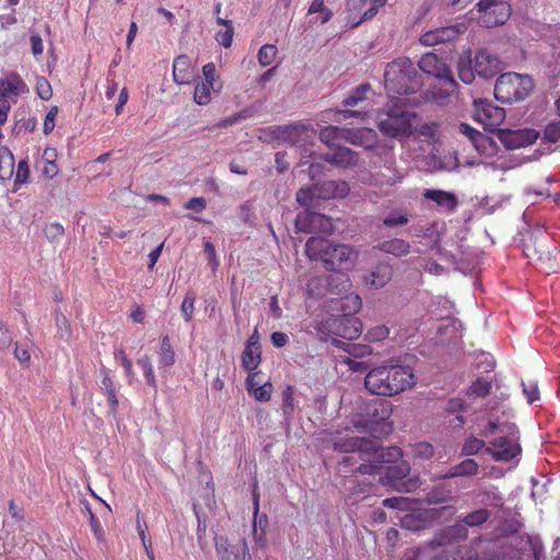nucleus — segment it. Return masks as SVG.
Returning <instances> with one entry per match:
<instances>
[{
	"instance_id": "8fccbe9b",
	"label": "nucleus",
	"mask_w": 560,
	"mask_h": 560,
	"mask_svg": "<svg viewBox=\"0 0 560 560\" xmlns=\"http://www.w3.org/2000/svg\"><path fill=\"white\" fill-rule=\"evenodd\" d=\"M294 389L291 385H288L283 390V413L287 418H290L295 409L294 398H293Z\"/></svg>"
},
{
	"instance_id": "6e6d98bb",
	"label": "nucleus",
	"mask_w": 560,
	"mask_h": 560,
	"mask_svg": "<svg viewBox=\"0 0 560 560\" xmlns=\"http://www.w3.org/2000/svg\"><path fill=\"white\" fill-rule=\"evenodd\" d=\"M389 335V328L385 325H377L368 330V338L371 341H382Z\"/></svg>"
},
{
	"instance_id": "f3484780",
	"label": "nucleus",
	"mask_w": 560,
	"mask_h": 560,
	"mask_svg": "<svg viewBox=\"0 0 560 560\" xmlns=\"http://www.w3.org/2000/svg\"><path fill=\"white\" fill-rule=\"evenodd\" d=\"M383 162L384 163L380 172L375 174L376 184L381 186H394L395 184L401 182L405 175L396 168V162L389 152L385 154Z\"/></svg>"
},
{
	"instance_id": "e2e57ef3",
	"label": "nucleus",
	"mask_w": 560,
	"mask_h": 560,
	"mask_svg": "<svg viewBox=\"0 0 560 560\" xmlns=\"http://www.w3.org/2000/svg\"><path fill=\"white\" fill-rule=\"evenodd\" d=\"M63 234V226L60 223H49L45 228V235L48 240L55 241Z\"/></svg>"
},
{
	"instance_id": "b1692460",
	"label": "nucleus",
	"mask_w": 560,
	"mask_h": 560,
	"mask_svg": "<svg viewBox=\"0 0 560 560\" xmlns=\"http://www.w3.org/2000/svg\"><path fill=\"white\" fill-rule=\"evenodd\" d=\"M393 276L390 266L386 264L377 265L366 277L365 282L374 289L383 288Z\"/></svg>"
},
{
	"instance_id": "3c124183",
	"label": "nucleus",
	"mask_w": 560,
	"mask_h": 560,
	"mask_svg": "<svg viewBox=\"0 0 560 560\" xmlns=\"http://www.w3.org/2000/svg\"><path fill=\"white\" fill-rule=\"evenodd\" d=\"M35 91L37 95L44 101H48L52 96L51 85L44 77H38L36 79Z\"/></svg>"
},
{
	"instance_id": "393cba45",
	"label": "nucleus",
	"mask_w": 560,
	"mask_h": 560,
	"mask_svg": "<svg viewBox=\"0 0 560 560\" xmlns=\"http://www.w3.org/2000/svg\"><path fill=\"white\" fill-rule=\"evenodd\" d=\"M441 542L432 540L427 546L407 549L401 560H434V556L440 552L435 550Z\"/></svg>"
},
{
	"instance_id": "423d86ee",
	"label": "nucleus",
	"mask_w": 560,
	"mask_h": 560,
	"mask_svg": "<svg viewBox=\"0 0 560 560\" xmlns=\"http://www.w3.org/2000/svg\"><path fill=\"white\" fill-rule=\"evenodd\" d=\"M501 70V62L495 55L486 49L479 50L471 59L470 50L459 56L457 61V72L459 79L465 84H470L475 74L488 79L494 77Z\"/></svg>"
},
{
	"instance_id": "13d9d810",
	"label": "nucleus",
	"mask_w": 560,
	"mask_h": 560,
	"mask_svg": "<svg viewBox=\"0 0 560 560\" xmlns=\"http://www.w3.org/2000/svg\"><path fill=\"white\" fill-rule=\"evenodd\" d=\"M234 30L232 24H228V27L224 31H220L215 35L217 42L223 47L228 48L232 45L233 42Z\"/></svg>"
},
{
	"instance_id": "aec40b11",
	"label": "nucleus",
	"mask_w": 560,
	"mask_h": 560,
	"mask_svg": "<svg viewBox=\"0 0 560 560\" xmlns=\"http://www.w3.org/2000/svg\"><path fill=\"white\" fill-rule=\"evenodd\" d=\"M423 197L435 202L445 212H454L458 206V199L454 192L441 189H425Z\"/></svg>"
},
{
	"instance_id": "5fc2aeb1",
	"label": "nucleus",
	"mask_w": 560,
	"mask_h": 560,
	"mask_svg": "<svg viewBox=\"0 0 560 560\" xmlns=\"http://www.w3.org/2000/svg\"><path fill=\"white\" fill-rule=\"evenodd\" d=\"M544 138L549 142H557L560 140V120L551 121L546 126Z\"/></svg>"
},
{
	"instance_id": "f704fd0d",
	"label": "nucleus",
	"mask_w": 560,
	"mask_h": 560,
	"mask_svg": "<svg viewBox=\"0 0 560 560\" xmlns=\"http://www.w3.org/2000/svg\"><path fill=\"white\" fill-rule=\"evenodd\" d=\"M371 92V85L368 83L360 84L353 89L350 94L342 101V106L353 107L368 100V95Z\"/></svg>"
},
{
	"instance_id": "4d7b16f0",
	"label": "nucleus",
	"mask_w": 560,
	"mask_h": 560,
	"mask_svg": "<svg viewBox=\"0 0 560 560\" xmlns=\"http://www.w3.org/2000/svg\"><path fill=\"white\" fill-rule=\"evenodd\" d=\"M271 383L266 382L265 384L255 387V389L252 393L258 401H269L271 398Z\"/></svg>"
},
{
	"instance_id": "9d476101",
	"label": "nucleus",
	"mask_w": 560,
	"mask_h": 560,
	"mask_svg": "<svg viewBox=\"0 0 560 560\" xmlns=\"http://www.w3.org/2000/svg\"><path fill=\"white\" fill-rule=\"evenodd\" d=\"M295 228L304 233L322 232L332 234L335 231L330 218L310 210H304L296 215Z\"/></svg>"
},
{
	"instance_id": "20e7f679",
	"label": "nucleus",
	"mask_w": 560,
	"mask_h": 560,
	"mask_svg": "<svg viewBox=\"0 0 560 560\" xmlns=\"http://www.w3.org/2000/svg\"><path fill=\"white\" fill-rule=\"evenodd\" d=\"M305 253L313 260H322L324 267L332 271L348 269L355 260V253L351 246L335 245L323 237H310L305 244Z\"/></svg>"
},
{
	"instance_id": "f03ea898",
	"label": "nucleus",
	"mask_w": 560,
	"mask_h": 560,
	"mask_svg": "<svg viewBox=\"0 0 560 560\" xmlns=\"http://www.w3.org/2000/svg\"><path fill=\"white\" fill-rule=\"evenodd\" d=\"M416 384L413 371L408 365L388 364L371 369L364 378L365 388L377 396H394Z\"/></svg>"
},
{
	"instance_id": "4c0bfd02",
	"label": "nucleus",
	"mask_w": 560,
	"mask_h": 560,
	"mask_svg": "<svg viewBox=\"0 0 560 560\" xmlns=\"http://www.w3.org/2000/svg\"><path fill=\"white\" fill-rule=\"evenodd\" d=\"M458 132L467 137L478 151L481 150L483 143L488 140L485 135L465 122L459 124Z\"/></svg>"
},
{
	"instance_id": "bb28decb",
	"label": "nucleus",
	"mask_w": 560,
	"mask_h": 560,
	"mask_svg": "<svg viewBox=\"0 0 560 560\" xmlns=\"http://www.w3.org/2000/svg\"><path fill=\"white\" fill-rule=\"evenodd\" d=\"M375 248L385 254H390L395 257H401L409 254L410 244L401 238H392L378 243Z\"/></svg>"
},
{
	"instance_id": "c756f323",
	"label": "nucleus",
	"mask_w": 560,
	"mask_h": 560,
	"mask_svg": "<svg viewBox=\"0 0 560 560\" xmlns=\"http://www.w3.org/2000/svg\"><path fill=\"white\" fill-rule=\"evenodd\" d=\"M479 465L475 459H465L459 464L451 467L443 478L467 477L478 474Z\"/></svg>"
},
{
	"instance_id": "a878e982",
	"label": "nucleus",
	"mask_w": 560,
	"mask_h": 560,
	"mask_svg": "<svg viewBox=\"0 0 560 560\" xmlns=\"http://www.w3.org/2000/svg\"><path fill=\"white\" fill-rule=\"evenodd\" d=\"M100 373L102 375L101 388L105 395L108 397L109 404V413L115 416L118 408V398L116 396V390L114 388V382L109 376V372L105 366L100 369Z\"/></svg>"
},
{
	"instance_id": "2eb2a0df",
	"label": "nucleus",
	"mask_w": 560,
	"mask_h": 560,
	"mask_svg": "<svg viewBox=\"0 0 560 560\" xmlns=\"http://www.w3.org/2000/svg\"><path fill=\"white\" fill-rule=\"evenodd\" d=\"M214 546L220 560H250L245 539L240 545H231L225 536H215Z\"/></svg>"
},
{
	"instance_id": "6e6552de",
	"label": "nucleus",
	"mask_w": 560,
	"mask_h": 560,
	"mask_svg": "<svg viewBox=\"0 0 560 560\" xmlns=\"http://www.w3.org/2000/svg\"><path fill=\"white\" fill-rule=\"evenodd\" d=\"M413 114L394 106L387 110H382L376 116L380 131L390 138L409 132Z\"/></svg>"
},
{
	"instance_id": "5701e85b",
	"label": "nucleus",
	"mask_w": 560,
	"mask_h": 560,
	"mask_svg": "<svg viewBox=\"0 0 560 560\" xmlns=\"http://www.w3.org/2000/svg\"><path fill=\"white\" fill-rule=\"evenodd\" d=\"M173 78L177 84H187L192 78L190 60L187 56L180 55L173 62Z\"/></svg>"
},
{
	"instance_id": "7ed1b4c3",
	"label": "nucleus",
	"mask_w": 560,
	"mask_h": 560,
	"mask_svg": "<svg viewBox=\"0 0 560 560\" xmlns=\"http://www.w3.org/2000/svg\"><path fill=\"white\" fill-rule=\"evenodd\" d=\"M480 432L485 438L495 435L486 447V453L494 460L509 462L520 455L518 430L514 423L498 419L490 420Z\"/></svg>"
},
{
	"instance_id": "7c9ffc66",
	"label": "nucleus",
	"mask_w": 560,
	"mask_h": 560,
	"mask_svg": "<svg viewBox=\"0 0 560 560\" xmlns=\"http://www.w3.org/2000/svg\"><path fill=\"white\" fill-rule=\"evenodd\" d=\"M410 221V213L407 209L395 208L392 209L387 215L383 219V224L389 229H396L405 226Z\"/></svg>"
},
{
	"instance_id": "c85d7f7f",
	"label": "nucleus",
	"mask_w": 560,
	"mask_h": 560,
	"mask_svg": "<svg viewBox=\"0 0 560 560\" xmlns=\"http://www.w3.org/2000/svg\"><path fill=\"white\" fill-rule=\"evenodd\" d=\"M323 198H345L349 191V184L345 180H328L320 186Z\"/></svg>"
},
{
	"instance_id": "052dcab7",
	"label": "nucleus",
	"mask_w": 560,
	"mask_h": 560,
	"mask_svg": "<svg viewBox=\"0 0 560 560\" xmlns=\"http://www.w3.org/2000/svg\"><path fill=\"white\" fill-rule=\"evenodd\" d=\"M28 176H30V168H28L27 162L24 160L20 161L18 164V168H16L14 184L18 185V184L26 183L28 179Z\"/></svg>"
},
{
	"instance_id": "473e14b6",
	"label": "nucleus",
	"mask_w": 560,
	"mask_h": 560,
	"mask_svg": "<svg viewBox=\"0 0 560 560\" xmlns=\"http://www.w3.org/2000/svg\"><path fill=\"white\" fill-rule=\"evenodd\" d=\"M323 198L322 189L318 185H314L311 187H302L296 192V201L308 210L314 206V199Z\"/></svg>"
},
{
	"instance_id": "ea45409f",
	"label": "nucleus",
	"mask_w": 560,
	"mask_h": 560,
	"mask_svg": "<svg viewBox=\"0 0 560 560\" xmlns=\"http://www.w3.org/2000/svg\"><path fill=\"white\" fill-rule=\"evenodd\" d=\"M213 84L205 81L198 82L195 88L194 100L199 105H207L211 101Z\"/></svg>"
},
{
	"instance_id": "6ab92c4d",
	"label": "nucleus",
	"mask_w": 560,
	"mask_h": 560,
	"mask_svg": "<svg viewBox=\"0 0 560 560\" xmlns=\"http://www.w3.org/2000/svg\"><path fill=\"white\" fill-rule=\"evenodd\" d=\"M323 159L332 165L343 168L353 167L359 162L357 152L341 145H337L334 152L323 155Z\"/></svg>"
},
{
	"instance_id": "c9c22d12",
	"label": "nucleus",
	"mask_w": 560,
	"mask_h": 560,
	"mask_svg": "<svg viewBox=\"0 0 560 560\" xmlns=\"http://www.w3.org/2000/svg\"><path fill=\"white\" fill-rule=\"evenodd\" d=\"M175 363V352L168 336H164L159 351L160 368H171Z\"/></svg>"
},
{
	"instance_id": "603ef678",
	"label": "nucleus",
	"mask_w": 560,
	"mask_h": 560,
	"mask_svg": "<svg viewBox=\"0 0 560 560\" xmlns=\"http://www.w3.org/2000/svg\"><path fill=\"white\" fill-rule=\"evenodd\" d=\"M523 394L525 395L528 404H533L539 399V390L538 385L534 381H528L527 383H522Z\"/></svg>"
},
{
	"instance_id": "dca6fc26",
	"label": "nucleus",
	"mask_w": 560,
	"mask_h": 560,
	"mask_svg": "<svg viewBox=\"0 0 560 560\" xmlns=\"http://www.w3.org/2000/svg\"><path fill=\"white\" fill-rule=\"evenodd\" d=\"M538 133L533 129L500 130L499 140L509 150H515L533 144Z\"/></svg>"
},
{
	"instance_id": "412c9836",
	"label": "nucleus",
	"mask_w": 560,
	"mask_h": 560,
	"mask_svg": "<svg viewBox=\"0 0 560 560\" xmlns=\"http://www.w3.org/2000/svg\"><path fill=\"white\" fill-rule=\"evenodd\" d=\"M459 33L460 31L457 26L439 27L424 33L420 37V43L424 46H434L455 39Z\"/></svg>"
},
{
	"instance_id": "79ce46f5",
	"label": "nucleus",
	"mask_w": 560,
	"mask_h": 560,
	"mask_svg": "<svg viewBox=\"0 0 560 560\" xmlns=\"http://www.w3.org/2000/svg\"><path fill=\"white\" fill-rule=\"evenodd\" d=\"M258 509H259V504H258V500L256 499L255 502H254L253 533H254L255 540L258 544L262 545L265 542V529L261 528V533L259 534L258 529H257V525L259 524V526L261 527L262 524L267 525L268 521H267V516L266 515L260 516L259 520L257 521Z\"/></svg>"
},
{
	"instance_id": "ddd939ff",
	"label": "nucleus",
	"mask_w": 560,
	"mask_h": 560,
	"mask_svg": "<svg viewBox=\"0 0 560 560\" xmlns=\"http://www.w3.org/2000/svg\"><path fill=\"white\" fill-rule=\"evenodd\" d=\"M418 65L424 73L443 81L452 88L456 85L451 70L436 55L431 52L423 55Z\"/></svg>"
},
{
	"instance_id": "0e129e2a",
	"label": "nucleus",
	"mask_w": 560,
	"mask_h": 560,
	"mask_svg": "<svg viewBox=\"0 0 560 560\" xmlns=\"http://www.w3.org/2000/svg\"><path fill=\"white\" fill-rule=\"evenodd\" d=\"M12 343V336L7 325L0 320V350L8 349Z\"/></svg>"
},
{
	"instance_id": "680f3d73",
	"label": "nucleus",
	"mask_w": 560,
	"mask_h": 560,
	"mask_svg": "<svg viewBox=\"0 0 560 560\" xmlns=\"http://www.w3.org/2000/svg\"><path fill=\"white\" fill-rule=\"evenodd\" d=\"M56 325L58 327V334L62 339L70 338L71 331L67 318L62 314L56 315Z\"/></svg>"
},
{
	"instance_id": "a18cd8bd",
	"label": "nucleus",
	"mask_w": 560,
	"mask_h": 560,
	"mask_svg": "<svg viewBox=\"0 0 560 560\" xmlns=\"http://www.w3.org/2000/svg\"><path fill=\"white\" fill-rule=\"evenodd\" d=\"M195 294L192 292H187L184 296V300L180 305V313L185 322H190L195 312Z\"/></svg>"
},
{
	"instance_id": "f257e3e1",
	"label": "nucleus",
	"mask_w": 560,
	"mask_h": 560,
	"mask_svg": "<svg viewBox=\"0 0 560 560\" xmlns=\"http://www.w3.org/2000/svg\"><path fill=\"white\" fill-rule=\"evenodd\" d=\"M334 450L350 453L339 462V470L348 472V467L355 468L362 475H375L382 469V464L401 457V450L397 446L382 448L378 443L357 436L339 438L334 442Z\"/></svg>"
},
{
	"instance_id": "338daca9",
	"label": "nucleus",
	"mask_w": 560,
	"mask_h": 560,
	"mask_svg": "<svg viewBox=\"0 0 560 560\" xmlns=\"http://www.w3.org/2000/svg\"><path fill=\"white\" fill-rule=\"evenodd\" d=\"M205 254L207 255L209 265L213 270H215L219 266V260L217 258L214 245L209 241L205 243Z\"/></svg>"
},
{
	"instance_id": "9b49d317",
	"label": "nucleus",
	"mask_w": 560,
	"mask_h": 560,
	"mask_svg": "<svg viewBox=\"0 0 560 560\" xmlns=\"http://www.w3.org/2000/svg\"><path fill=\"white\" fill-rule=\"evenodd\" d=\"M475 119L489 131H494L504 121L505 112L487 100H475Z\"/></svg>"
},
{
	"instance_id": "bf43d9fd",
	"label": "nucleus",
	"mask_w": 560,
	"mask_h": 560,
	"mask_svg": "<svg viewBox=\"0 0 560 560\" xmlns=\"http://www.w3.org/2000/svg\"><path fill=\"white\" fill-rule=\"evenodd\" d=\"M522 527L521 522L515 518L506 520L500 527V533L504 536L517 534Z\"/></svg>"
},
{
	"instance_id": "f8f14e48",
	"label": "nucleus",
	"mask_w": 560,
	"mask_h": 560,
	"mask_svg": "<svg viewBox=\"0 0 560 560\" xmlns=\"http://www.w3.org/2000/svg\"><path fill=\"white\" fill-rule=\"evenodd\" d=\"M410 466L408 463L388 466L386 468L385 478L387 485L395 487L398 491L411 492L419 488L420 481L416 478H408Z\"/></svg>"
},
{
	"instance_id": "c03bdc74",
	"label": "nucleus",
	"mask_w": 560,
	"mask_h": 560,
	"mask_svg": "<svg viewBox=\"0 0 560 560\" xmlns=\"http://www.w3.org/2000/svg\"><path fill=\"white\" fill-rule=\"evenodd\" d=\"M410 448L411 455L419 459H430L434 454L433 446L428 442H418L410 445Z\"/></svg>"
},
{
	"instance_id": "4468645a",
	"label": "nucleus",
	"mask_w": 560,
	"mask_h": 560,
	"mask_svg": "<svg viewBox=\"0 0 560 560\" xmlns=\"http://www.w3.org/2000/svg\"><path fill=\"white\" fill-rule=\"evenodd\" d=\"M330 327L336 338L340 337L347 340L358 339L363 331L361 320L350 314L334 318Z\"/></svg>"
},
{
	"instance_id": "0eeeda50",
	"label": "nucleus",
	"mask_w": 560,
	"mask_h": 560,
	"mask_svg": "<svg viewBox=\"0 0 560 560\" xmlns=\"http://www.w3.org/2000/svg\"><path fill=\"white\" fill-rule=\"evenodd\" d=\"M534 88L530 77L509 72L501 74L494 85L497 101L504 104L523 101Z\"/></svg>"
},
{
	"instance_id": "2f4dec72",
	"label": "nucleus",
	"mask_w": 560,
	"mask_h": 560,
	"mask_svg": "<svg viewBox=\"0 0 560 560\" xmlns=\"http://www.w3.org/2000/svg\"><path fill=\"white\" fill-rule=\"evenodd\" d=\"M346 128L337 126H327L319 131V140L326 145L334 148L339 145L338 142L345 141Z\"/></svg>"
},
{
	"instance_id": "37998d69",
	"label": "nucleus",
	"mask_w": 560,
	"mask_h": 560,
	"mask_svg": "<svg viewBox=\"0 0 560 560\" xmlns=\"http://www.w3.org/2000/svg\"><path fill=\"white\" fill-rule=\"evenodd\" d=\"M137 530H138V535L141 539V542H142V546L144 548L147 556L149 557L150 560H154L152 542H151L150 537L147 534L148 526L145 523H141L139 517L137 518Z\"/></svg>"
},
{
	"instance_id": "774afa93",
	"label": "nucleus",
	"mask_w": 560,
	"mask_h": 560,
	"mask_svg": "<svg viewBox=\"0 0 560 560\" xmlns=\"http://www.w3.org/2000/svg\"><path fill=\"white\" fill-rule=\"evenodd\" d=\"M383 505L389 509L404 510L407 505V499L401 497H393L383 500Z\"/></svg>"
},
{
	"instance_id": "58836bf2",
	"label": "nucleus",
	"mask_w": 560,
	"mask_h": 560,
	"mask_svg": "<svg viewBox=\"0 0 560 560\" xmlns=\"http://www.w3.org/2000/svg\"><path fill=\"white\" fill-rule=\"evenodd\" d=\"M490 517V512L487 509L475 510L465 515L460 522L469 527H477L486 523Z\"/></svg>"
},
{
	"instance_id": "cd10ccee",
	"label": "nucleus",
	"mask_w": 560,
	"mask_h": 560,
	"mask_svg": "<svg viewBox=\"0 0 560 560\" xmlns=\"http://www.w3.org/2000/svg\"><path fill=\"white\" fill-rule=\"evenodd\" d=\"M460 560H502L500 555L489 546H474L466 549Z\"/></svg>"
},
{
	"instance_id": "49530a36",
	"label": "nucleus",
	"mask_w": 560,
	"mask_h": 560,
	"mask_svg": "<svg viewBox=\"0 0 560 560\" xmlns=\"http://www.w3.org/2000/svg\"><path fill=\"white\" fill-rule=\"evenodd\" d=\"M277 55V47L275 45L266 44L260 47L257 58L262 67L271 65Z\"/></svg>"
},
{
	"instance_id": "a211bd4d",
	"label": "nucleus",
	"mask_w": 560,
	"mask_h": 560,
	"mask_svg": "<svg viewBox=\"0 0 560 560\" xmlns=\"http://www.w3.org/2000/svg\"><path fill=\"white\" fill-rule=\"evenodd\" d=\"M345 142H349L364 149H372L376 142L377 135L373 129L369 128H346Z\"/></svg>"
},
{
	"instance_id": "de8ad7c7",
	"label": "nucleus",
	"mask_w": 560,
	"mask_h": 560,
	"mask_svg": "<svg viewBox=\"0 0 560 560\" xmlns=\"http://www.w3.org/2000/svg\"><path fill=\"white\" fill-rule=\"evenodd\" d=\"M486 447H487L486 443L482 440L471 436L465 441L463 448H462V454L475 455L478 452H480L482 448L486 450Z\"/></svg>"
},
{
	"instance_id": "e433bc0d",
	"label": "nucleus",
	"mask_w": 560,
	"mask_h": 560,
	"mask_svg": "<svg viewBox=\"0 0 560 560\" xmlns=\"http://www.w3.org/2000/svg\"><path fill=\"white\" fill-rule=\"evenodd\" d=\"M478 497L485 506L502 508L504 504L503 497L495 487L479 492Z\"/></svg>"
},
{
	"instance_id": "69168bd1",
	"label": "nucleus",
	"mask_w": 560,
	"mask_h": 560,
	"mask_svg": "<svg viewBox=\"0 0 560 560\" xmlns=\"http://www.w3.org/2000/svg\"><path fill=\"white\" fill-rule=\"evenodd\" d=\"M362 307V301L359 295H349L343 300L342 308L349 312H358Z\"/></svg>"
},
{
	"instance_id": "1a4fd4ad",
	"label": "nucleus",
	"mask_w": 560,
	"mask_h": 560,
	"mask_svg": "<svg viewBox=\"0 0 560 560\" xmlns=\"http://www.w3.org/2000/svg\"><path fill=\"white\" fill-rule=\"evenodd\" d=\"M480 22L487 27L502 25L511 14L510 4L504 0H479Z\"/></svg>"
},
{
	"instance_id": "864d4df0",
	"label": "nucleus",
	"mask_w": 560,
	"mask_h": 560,
	"mask_svg": "<svg viewBox=\"0 0 560 560\" xmlns=\"http://www.w3.org/2000/svg\"><path fill=\"white\" fill-rule=\"evenodd\" d=\"M491 389V383L483 378H478L474 384L470 386V394L476 395L478 397H485L489 394Z\"/></svg>"
},
{
	"instance_id": "a19ab883",
	"label": "nucleus",
	"mask_w": 560,
	"mask_h": 560,
	"mask_svg": "<svg viewBox=\"0 0 560 560\" xmlns=\"http://www.w3.org/2000/svg\"><path fill=\"white\" fill-rule=\"evenodd\" d=\"M137 364L142 369L147 383L156 392L158 383L149 355L139 358Z\"/></svg>"
},
{
	"instance_id": "09e8293b",
	"label": "nucleus",
	"mask_w": 560,
	"mask_h": 560,
	"mask_svg": "<svg viewBox=\"0 0 560 560\" xmlns=\"http://www.w3.org/2000/svg\"><path fill=\"white\" fill-rule=\"evenodd\" d=\"M538 260L541 264V270L547 273L556 272L559 267V262L557 261L556 256L552 257L551 252L540 253Z\"/></svg>"
},
{
	"instance_id": "39448f33",
	"label": "nucleus",
	"mask_w": 560,
	"mask_h": 560,
	"mask_svg": "<svg viewBox=\"0 0 560 560\" xmlns=\"http://www.w3.org/2000/svg\"><path fill=\"white\" fill-rule=\"evenodd\" d=\"M384 77L388 92L412 94L421 86L418 72L409 58H398L389 62Z\"/></svg>"
},
{
	"instance_id": "4be33fe9",
	"label": "nucleus",
	"mask_w": 560,
	"mask_h": 560,
	"mask_svg": "<svg viewBox=\"0 0 560 560\" xmlns=\"http://www.w3.org/2000/svg\"><path fill=\"white\" fill-rule=\"evenodd\" d=\"M28 92L26 83L16 72H9L0 80V96L21 95Z\"/></svg>"
},
{
	"instance_id": "72a5a7b5",
	"label": "nucleus",
	"mask_w": 560,
	"mask_h": 560,
	"mask_svg": "<svg viewBox=\"0 0 560 560\" xmlns=\"http://www.w3.org/2000/svg\"><path fill=\"white\" fill-rule=\"evenodd\" d=\"M261 361V349L245 345L242 353V366L247 371H254Z\"/></svg>"
}]
</instances>
